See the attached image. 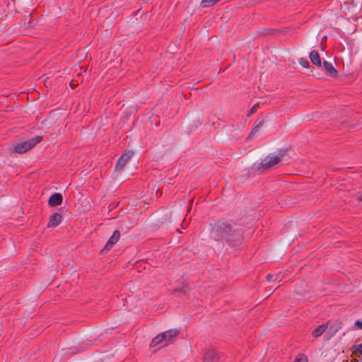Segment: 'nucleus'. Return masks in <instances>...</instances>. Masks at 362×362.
<instances>
[{"label": "nucleus", "mask_w": 362, "mask_h": 362, "mask_svg": "<svg viewBox=\"0 0 362 362\" xmlns=\"http://www.w3.org/2000/svg\"><path fill=\"white\" fill-rule=\"evenodd\" d=\"M310 59L313 64L320 67L322 66L320 57L316 50H313L310 54Z\"/></svg>", "instance_id": "nucleus-9"}, {"label": "nucleus", "mask_w": 362, "mask_h": 362, "mask_svg": "<svg viewBox=\"0 0 362 362\" xmlns=\"http://www.w3.org/2000/svg\"><path fill=\"white\" fill-rule=\"evenodd\" d=\"M62 220V216L58 213L53 214L49 218L48 227H56L57 226Z\"/></svg>", "instance_id": "nucleus-7"}, {"label": "nucleus", "mask_w": 362, "mask_h": 362, "mask_svg": "<svg viewBox=\"0 0 362 362\" xmlns=\"http://www.w3.org/2000/svg\"><path fill=\"white\" fill-rule=\"evenodd\" d=\"M257 105H253L252 107L250 109V115L253 114L254 112H255L256 110H257Z\"/></svg>", "instance_id": "nucleus-18"}, {"label": "nucleus", "mask_w": 362, "mask_h": 362, "mask_svg": "<svg viewBox=\"0 0 362 362\" xmlns=\"http://www.w3.org/2000/svg\"><path fill=\"white\" fill-rule=\"evenodd\" d=\"M42 136H36L28 141L19 143L14 146L13 151L17 153H24L32 149L37 144L40 143Z\"/></svg>", "instance_id": "nucleus-4"}, {"label": "nucleus", "mask_w": 362, "mask_h": 362, "mask_svg": "<svg viewBox=\"0 0 362 362\" xmlns=\"http://www.w3.org/2000/svg\"><path fill=\"white\" fill-rule=\"evenodd\" d=\"M179 331L175 329L164 332L152 339L151 346L155 347L158 345H160V347L165 346L170 343L172 339L177 337Z\"/></svg>", "instance_id": "nucleus-3"}, {"label": "nucleus", "mask_w": 362, "mask_h": 362, "mask_svg": "<svg viewBox=\"0 0 362 362\" xmlns=\"http://www.w3.org/2000/svg\"><path fill=\"white\" fill-rule=\"evenodd\" d=\"M259 130V126H256L255 127H254L251 132V133L250 134L249 136L251 137L252 135L255 134V133L258 132Z\"/></svg>", "instance_id": "nucleus-17"}, {"label": "nucleus", "mask_w": 362, "mask_h": 362, "mask_svg": "<svg viewBox=\"0 0 362 362\" xmlns=\"http://www.w3.org/2000/svg\"><path fill=\"white\" fill-rule=\"evenodd\" d=\"M326 327H327V325L325 324L318 326L313 331V333H312L313 336L314 337H318L321 336L322 334L325 331Z\"/></svg>", "instance_id": "nucleus-11"}, {"label": "nucleus", "mask_w": 362, "mask_h": 362, "mask_svg": "<svg viewBox=\"0 0 362 362\" xmlns=\"http://www.w3.org/2000/svg\"><path fill=\"white\" fill-rule=\"evenodd\" d=\"M293 362H308V360L306 356H305L304 355H299L298 357L296 358Z\"/></svg>", "instance_id": "nucleus-14"}, {"label": "nucleus", "mask_w": 362, "mask_h": 362, "mask_svg": "<svg viewBox=\"0 0 362 362\" xmlns=\"http://www.w3.org/2000/svg\"><path fill=\"white\" fill-rule=\"evenodd\" d=\"M357 199L358 200L361 201L362 200V194L361 195H358Z\"/></svg>", "instance_id": "nucleus-20"}, {"label": "nucleus", "mask_w": 362, "mask_h": 362, "mask_svg": "<svg viewBox=\"0 0 362 362\" xmlns=\"http://www.w3.org/2000/svg\"><path fill=\"white\" fill-rule=\"evenodd\" d=\"M210 236L216 241H220L234 246L241 240V235L231 224L225 221L215 223L211 229Z\"/></svg>", "instance_id": "nucleus-1"}, {"label": "nucleus", "mask_w": 362, "mask_h": 362, "mask_svg": "<svg viewBox=\"0 0 362 362\" xmlns=\"http://www.w3.org/2000/svg\"><path fill=\"white\" fill-rule=\"evenodd\" d=\"M299 63L305 68H307L309 66V62L307 59H300Z\"/></svg>", "instance_id": "nucleus-16"}, {"label": "nucleus", "mask_w": 362, "mask_h": 362, "mask_svg": "<svg viewBox=\"0 0 362 362\" xmlns=\"http://www.w3.org/2000/svg\"><path fill=\"white\" fill-rule=\"evenodd\" d=\"M62 195L59 193H54L49 199V204L52 206H58L62 202Z\"/></svg>", "instance_id": "nucleus-8"}, {"label": "nucleus", "mask_w": 362, "mask_h": 362, "mask_svg": "<svg viewBox=\"0 0 362 362\" xmlns=\"http://www.w3.org/2000/svg\"><path fill=\"white\" fill-rule=\"evenodd\" d=\"M324 69L327 73L332 76H335L337 74V69L333 66L332 63L325 61L323 63Z\"/></svg>", "instance_id": "nucleus-10"}, {"label": "nucleus", "mask_w": 362, "mask_h": 362, "mask_svg": "<svg viewBox=\"0 0 362 362\" xmlns=\"http://www.w3.org/2000/svg\"><path fill=\"white\" fill-rule=\"evenodd\" d=\"M133 152L132 151H126L124 152L118 159L117 163L116 164V170H120L124 166L126 163L132 157Z\"/></svg>", "instance_id": "nucleus-5"}, {"label": "nucleus", "mask_w": 362, "mask_h": 362, "mask_svg": "<svg viewBox=\"0 0 362 362\" xmlns=\"http://www.w3.org/2000/svg\"><path fill=\"white\" fill-rule=\"evenodd\" d=\"M119 232L118 230H115L110 238L107 242L105 247L101 250V252L103 253L106 251L110 250L112 247L119 240Z\"/></svg>", "instance_id": "nucleus-6"}, {"label": "nucleus", "mask_w": 362, "mask_h": 362, "mask_svg": "<svg viewBox=\"0 0 362 362\" xmlns=\"http://www.w3.org/2000/svg\"><path fill=\"white\" fill-rule=\"evenodd\" d=\"M266 279L267 281H274L279 282V281H281V274H276V275L267 274L266 276Z\"/></svg>", "instance_id": "nucleus-12"}, {"label": "nucleus", "mask_w": 362, "mask_h": 362, "mask_svg": "<svg viewBox=\"0 0 362 362\" xmlns=\"http://www.w3.org/2000/svg\"><path fill=\"white\" fill-rule=\"evenodd\" d=\"M355 325L358 327L359 329H362V322L357 320L355 322Z\"/></svg>", "instance_id": "nucleus-19"}, {"label": "nucleus", "mask_w": 362, "mask_h": 362, "mask_svg": "<svg viewBox=\"0 0 362 362\" xmlns=\"http://www.w3.org/2000/svg\"><path fill=\"white\" fill-rule=\"evenodd\" d=\"M214 360V352H208L204 358V362H213Z\"/></svg>", "instance_id": "nucleus-13"}, {"label": "nucleus", "mask_w": 362, "mask_h": 362, "mask_svg": "<svg viewBox=\"0 0 362 362\" xmlns=\"http://www.w3.org/2000/svg\"><path fill=\"white\" fill-rule=\"evenodd\" d=\"M355 351L356 354H359L360 355H361L360 361H361L362 362V344H358L356 346Z\"/></svg>", "instance_id": "nucleus-15"}, {"label": "nucleus", "mask_w": 362, "mask_h": 362, "mask_svg": "<svg viewBox=\"0 0 362 362\" xmlns=\"http://www.w3.org/2000/svg\"><path fill=\"white\" fill-rule=\"evenodd\" d=\"M284 152L280 151L276 153H270L265 157L258 166V170H267L275 168L282 160Z\"/></svg>", "instance_id": "nucleus-2"}]
</instances>
